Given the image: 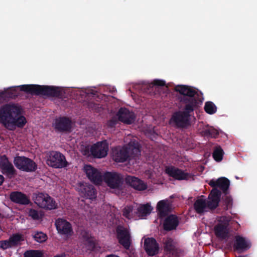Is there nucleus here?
<instances>
[{"label": "nucleus", "mask_w": 257, "mask_h": 257, "mask_svg": "<svg viewBox=\"0 0 257 257\" xmlns=\"http://www.w3.org/2000/svg\"><path fill=\"white\" fill-rule=\"evenodd\" d=\"M0 123L9 130L23 127L27 123L22 114L21 107L16 104H7L0 108Z\"/></svg>", "instance_id": "1"}, {"label": "nucleus", "mask_w": 257, "mask_h": 257, "mask_svg": "<svg viewBox=\"0 0 257 257\" xmlns=\"http://www.w3.org/2000/svg\"><path fill=\"white\" fill-rule=\"evenodd\" d=\"M175 89L184 95L186 109L188 111H193L202 104L203 99L195 89L186 85H179Z\"/></svg>", "instance_id": "2"}, {"label": "nucleus", "mask_w": 257, "mask_h": 257, "mask_svg": "<svg viewBox=\"0 0 257 257\" xmlns=\"http://www.w3.org/2000/svg\"><path fill=\"white\" fill-rule=\"evenodd\" d=\"M140 152L139 144L133 141L123 147H117L113 149L112 157L116 162H124L132 156L137 155Z\"/></svg>", "instance_id": "3"}, {"label": "nucleus", "mask_w": 257, "mask_h": 257, "mask_svg": "<svg viewBox=\"0 0 257 257\" xmlns=\"http://www.w3.org/2000/svg\"><path fill=\"white\" fill-rule=\"evenodd\" d=\"M220 195V191L214 188L208 197V201L202 197L197 198L194 204L195 211L198 213H202L216 208L218 204Z\"/></svg>", "instance_id": "4"}, {"label": "nucleus", "mask_w": 257, "mask_h": 257, "mask_svg": "<svg viewBox=\"0 0 257 257\" xmlns=\"http://www.w3.org/2000/svg\"><path fill=\"white\" fill-rule=\"evenodd\" d=\"M80 150L83 155L93 156L97 158H104L107 155L108 144L106 141L99 142L92 146H83L80 147Z\"/></svg>", "instance_id": "5"}, {"label": "nucleus", "mask_w": 257, "mask_h": 257, "mask_svg": "<svg viewBox=\"0 0 257 257\" xmlns=\"http://www.w3.org/2000/svg\"><path fill=\"white\" fill-rule=\"evenodd\" d=\"M12 90H21L35 94L55 96L57 94L56 88L54 86H41L36 85H23L13 87Z\"/></svg>", "instance_id": "6"}, {"label": "nucleus", "mask_w": 257, "mask_h": 257, "mask_svg": "<svg viewBox=\"0 0 257 257\" xmlns=\"http://www.w3.org/2000/svg\"><path fill=\"white\" fill-rule=\"evenodd\" d=\"M35 203L40 208L47 210H53L57 208V203L48 194L38 193L34 197Z\"/></svg>", "instance_id": "7"}, {"label": "nucleus", "mask_w": 257, "mask_h": 257, "mask_svg": "<svg viewBox=\"0 0 257 257\" xmlns=\"http://www.w3.org/2000/svg\"><path fill=\"white\" fill-rule=\"evenodd\" d=\"M46 163L49 166L55 168H62L67 166L65 157L61 153L52 151L47 154Z\"/></svg>", "instance_id": "8"}, {"label": "nucleus", "mask_w": 257, "mask_h": 257, "mask_svg": "<svg viewBox=\"0 0 257 257\" xmlns=\"http://www.w3.org/2000/svg\"><path fill=\"white\" fill-rule=\"evenodd\" d=\"M14 164L18 169L27 172H34L37 168V165L33 160L24 156L15 157Z\"/></svg>", "instance_id": "9"}, {"label": "nucleus", "mask_w": 257, "mask_h": 257, "mask_svg": "<svg viewBox=\"0 0 257 257\" xmlns=\"http://www.w3.org/2000/svg\"><path fill=\"white\" fill-rule=\"evenodd\" d=\"M230 219L229 216H221L217 218L214 231L218 237L221 238L227 237L228 234V223Z\"/></svg>", "instance_id": "10"}, {"label": "nucleus", "mask_w": 257, "mask_h": 257, "mask_svg": "<svg viewBox=\"0 0 257 257\" xmlns=\"http://www.w3.org/2000/svg\"><path fill=\"white\" fill-rule=\"evenodd\" d=\"M192 111L186 110L185 107L184 111H180L173 114L170 120V123L179 127L186 126L189 123V113Z\"/></svg>", "instance_id": "11"}, {"label": "nucleus", "mask_w": 257, "mask_h": 257, "mask_svg": "<svg viewBox=\"0 0 257 257\" xmlns=\"http://www.w3.org/2000/svg\"><path fill=\"white\" fill-rule=\"evenodd\" d=\"M103 178L107 185L112 189H119L123 179L122 176L116 172H106Z\"/></svg>", "instance_id": "12"}, {"label": "nucleus", "mask_w": 257, "mask_h": 257, "mask_svg": "<svg viewBox=\"0 0 257 257\" xmlns=\"http://www.w3.org/2000/svg\"><path fill=\"white\" fill-rule=\"evenodd\" d=\"M55 226L58 233L65 237H68L73 234L71 224L66 219L58 218L55 221Z\"/></svg>", "instance_id": "13"}, {"label": "nucleus", "mask_w": 257, "mask_h": 257, "mask_svg": "<svg viewBox=\"0 0 257 257\" xmlns=\"http://www.w3.org/2000/svg\"><path fill=\"white\" fill-rule=\"evenodd\" d=\"M83 171L88 178L96 184H100L102 181V175L99 170L90 165H85Z\"/></svg>", "instance_id": "14"}, {"label": "nucleus", "mask_w": 257, "mask_h": 257, "mask_svg": "<svg viewBox=\"0 0 257 257\" xmlns=\"http://www.w3.org/2000/svg\"><path fill=\"white\" fill-rule=\"evenodd\" d=\"M116 232L119 242L124 248H128L131 243V235L128 229L126 227L119 226L117 228Z\"/></svg>", "instance_id": "15"}, {"label": "nucleus", "mask_w": 257, "mask_h": 257, "mask_svg": "<svg viewBox=\"0 0 257 257\" xmlns=\"http://www.w3.org/2000/svg\"><path fill=\"white\" fill-rule=\"evenodd\" d=\"M76 188L82 197L89 199L95 198V191L92 186L87 183H80L77 185Z\"/></svg>", "instance_id": "16"}, {"label": "nucleus", "mask_w": 257, "mask_h": 257, "mask_svg": "<svg viewBox=\"0 0 257 257\" xmlns=\"http://www.w3.org/2000/svg\"><path fill=\"white\" fill-rule=\"evenodd\" d=\"M165 171L169 176L177 180L188 179L191 177L190 174L172 166L167 167Z\"/></svg>", "instance_id": "17"}, {"label": "nucleus", "mask_w": 257, "mask_h": 257, "mask_svg": "<svg viewBox=\"0 0 257 257\" xmlns=\"http://www.w3.org/2000/svg\"><path fill=\"white\" fill-rule=\"evenodd\" d=\"M0 168L4 174H6L9 177H12L16 172V170L13 165L9 162L8 158L5 156L0 158Z\"/></svg>", "instance_id": "18"}, {"label": "nucleus", "mask_w": 257, "mask_h": 257, "mask_svg": "<svg viewBox=\"0 0 257 257\" xmlns=\"http://www.w3.org/2000/svg\"><path fill=\"white\" fill-rule=\"evenodd\" d=\"M117 116L120 121L127 124L133 123L135 118V114L133 112L130 111L126 108H123L119 109Z\"/></svg>", "instance_id": "19"}, {"label": "nucleus", "mask_w": 257, "mask_h": 257, "mask_svg": "<svg viewBox=\"0 0 257 257\" xmlns=\"http://www.w3.org/2000/svg\"><path fill=\"white\" fill-rule=\"evenodd\" d=\"M145 248L149 255H154L159 252V246L153 238H148L145 240Z\"/></svg>", "instance_id": "20"}, {"label": "nucleus", "mask_w": 257, "mask_h": 257, "mask_svg": "<svg viewBox=\"0 0 257 257\" xmlns=\"http://www.w3.org/2000/svg\"><path fill=\"white\" fill-rule=\"evenodd\" d=\"M126 182L137 190L143 191L147 189V185L140 179L133 176H127Z\"/></svg>", "instance_id": "21"}, {"label": "nucleus", "mask_w": 257, "mask_h": 257, "mask_svg": "<svg viewBox=\"0 0 257 257\" xmlns=\"http://www.w3.org/2000/svg\"><path fill=\"white\" fill-rule=\"evenodd\" d=\"M251 243L249 240L240 236H237L235 237L234 247L239 250H246L250 248Z\"/></svg>", "instance_id": "22"}, {"label": "nucleus", "mask_w": 257, "mask_h": 257, "mask_svg": "<svg viewBox=\"0 0 257 257\" xmlns=\"http://www.w3.org/2000/svg\"><path fill=\"white\" fill-rule=\"evenodd\" d=\"M137 204L134 203L125 207L122 211L123 216L128 219H137Z\"/></svg>", "instance_id": "23"}, {"label": "nucleus", "mask_w": 257, "mask_h": 257, "mask_svg": "<svg viewBox=\"0 0 257 257\" xmlns=\"http://www.w3.org/2000/svg\"><path fill=\"white\" fill-rule=\"evenodd\" d=\"M72 122L67 118L63 117L57 119L54 125L56 129L59 131H68L71 127Z\"/></svg>", "instance_id": "24"}, {"label": "nucleus", "mask_w": 257, "mask_h": 257, "mask_svg": "<svg viewBox=\"0 0 257 257\" xmlns=\"http://www.w3.org/2000/svg\"><path fill=\"white\" fill-rule=\"evenodd\" d=\"M153 207L149 203L146 204H137V216L139 218H143L150 214Z\"/></svg>", "instance_id": "25"}, {"label": "nucleus", "mask_w": 257, "mask_h": 257, "mask_svg": "<svg viewBox=\"0 0 257 257\" xmlns=\"http://www.w3.org/2000/svg\"><path fill=\"white\" fill-rule=\"evenodd\" d=\"M229 184V181L225 177H221L217 180L212 179L209 182V184L211 186L218 187L223 191H225L227 189Z\"/></svg>", "instance_id": "26"}, {"label": "nucleus", "mask_w": 257, "mask_h": 257, "mask_svg": "<svg viewBox=\"0 0 257 257\" xmlns=\"http://www.w3.org/2000/svg\"><path fill=\"white\" fill-rule=\"evenodd\" d=\"M10 198L13 202L20 204H27L30 202L27 197L21 192H14L12 193Z\"/></svg>", "instance_id": "27"}, {"label": "nucleus", "mask_w": 257, "mask_h": 257, "mask_svg": "<svg viewBox=\"0 0 257 257\" xmlns=\"http://www.w3.org/2000/svg\"><path fill=\"white\" fill-rule=\"evenodd\" d=\"M179 223L178 217L174 215H170L167 217L164 222V228L166 230L175 229Z\"/></svg>", "instance_id": "28"}, {"label": "nucleus", "mask_w": 257, "mask_h": 257, "mask_svg": "<svg viewBox=\"0 0 257 257\" xmlns=\"http://www.w3.org/2000/svg\"><path fill=\"white\" fill-rule=\"evenodd\" d=\"M171 203L168 200L160 201L157 205V209L160 216H164L170 209Z\"/></svg>", "instance_id": "29"}, {"label": "nucleus", "mask_w": 257, "mask_h": 257, "mask_svg": "<svg viewBox=\"0 0 257 257\" xmlns=\"http://www.w3.org/2000/svg\"><path fill=\"white\" fill-rule=\"evenodd\" d=\"M224 152L219 146L216 147L213 153V157L217 162H220L222 160Z\"/></svg>", "instance_id": "30"}, {"label": "nucleus", "mask_w": 257, "mask_h": 257, "mask_svg": "<svg viewBox=\"0 0 257 257\" xmlns=\"http://www.w3.org/2000/svg\"><path fill=\"white\" fill-rule=\"evenodd\" d=\"M44 252L39 250H30L24 253V257H42Z\"/></svg>", "instance_id": "31"}, {"label": "nucleus", "mask_w": 257, "mask_h": 257, "mask_svg": "<svg viewBox=\"0 0 257 257\" xmlns=\"http://www.w3.org/2000/svg\"><path fill=\"white\" fill-rule=\"evenodd\" d=\"M204 109L207 113L212 114L216 112L217 108L213 103L208 101L206 102L204 106Z\"/></svg>", "instance_id": "32"}, {"label": "nucleus", "mask_w": 257, "mask_h": 257, "mask_svg": "<svg viewBox=\"0 0 257 257\" xmlns=\"http://www.w3.org/2000/svg\"><path fill=\"white\" fill-rule=\"evenodd\" d=\"M10 239L11 241V244H12L13 246H14L19 244L21 241L24 240V237L20 234H16L11 236Z\"/></svg>", "instance_id": "33"}, {"label": "nucleus", "mask_w": 257, "mask_h": 257, "mask_svg": "<svg viewBox=\"0 0 257 257\" xmlns=\"http://www.w3.org/2000/svg\"><path fill=\"white\" fill-rule=\"evenodd\" d=\"M28 215L33 219L38 220H40L42 217V214L35 209H31L28 212Z\"/></svg>", "instance_id": "34"}, {"label": "nucleus", "mask_w": 257, "mask_h": 257, "mask_svg": "<svg viewBox=\"0 0 257 257\" xmlns=\"http://www.w3.org/2000/svg\"><path fill=\"white\" fill-rule=\"evenodd\" d=\"M33 237L35 240L38 242H44L47 239L46 234L42 232H37L35 233L33 235Z\"/></svg>", "instance_id": "35"}, {"label": "nucleus", "mask_w": 257, "mask_h": 257, "mask_svg": "<svg viewBox=\"0 0 257 257\" xmlns=\"http://www.w3.org/2000/svg\"><path fill=\"white\" fill-rule=\"evenodd\" d=\"M201 133L203 135L210 136L212 137H215V136L218 134V131L212 127H209L206 128L204 131H202Z\"/></svg>", "instance_id": "36"}, {"label": "nucleus", "mask_w": 257, "mask_h": 257, "mask_svg": "<svg viewBox=\"0 0 257 257\" xmlns=\"http://www.w3.org/2000/svg\"><path fill=\"white\" fill-rule=\"evenodd\" d=\"M165 248L168 251H173L175 248V246L174 242L173 240L171 238L167 239V240L165 242Z\"/></svg>", "instance_id": "37"}, {"label": "nucleus", "mask_w": 257, "mask_h": 257, "mask_svg": "<svg viewBox=\"0 0 257 257\" xmlns=\"http://www.w3.org/2000/svg\"><path fill=\"white\" fill-rule=\"evenodd\" d=\"M11 247H13V246L11 244L10 238L9 240L0 241V247L3 249H7Z\"/></svg>", "instance_id": "38"}, {"label": "nucleus", "mask_w": 257, "mask_h": 257, "mask_svg": "<svg viewBox=\"0 0 257 257\" xmlns=\"http://www.w3.org/2000/svg\"><path fill=\"white\" fill-rule=\"evenodd\" d=\"M224 202L226 207L228 208L232 205V199L230 196L226 195L224 198Z\"/></svg>", "instance_id": "39"}, {"label": "nucleus", "mask_w": 257, "mask_h": 257, "mask_svg": "<svg viewBox=\"0 0 257 257\" xmlns=\"http://www.w3.org/2000/svg\"><path fill=\"white\" fill-rule=\"evenodd\" d=\"M153 83L154 85L157 86H164L166 84V83L164 80L159 79L154 80Z\"/></svg>", "instance_id": "40"}, {"label": "nucleus", "mask_w": 257, "mask_h": 257, "mask_svg": "<svg viewBox=\"0 0 257 257\" xmlns=\"http://www.w3.org/2000/svg\"><path fill=\"white\" fill-rule=\"evenodd\" d=\"M86 244H88V248L90 249H92L94 247V242L93 239L90 238L89 240H87Z\"/></svg>", "instance_id": "41"}, {"label": "nucleus", "mask_w": 257, "mask_h": 257, "mask_svg": "<svg viewBox=\"0 0 257 257\" xmlns=\"http://www.w3.org/2000/svg\"><path fill=\"white\" fill-rule=\"evenodd\" d=\"M4 177L2 175H0V185H2V184L4 182Z\"/></svg>", "instance_id": "42"}, {"label": "nucleus", "mask_w": 257, "mask_h": 257, "mask_svg": "<svg viewBox=\"0 0 257 257\" xmlns=\"http://www.w3.org/2000/svg\"><path fill=\"white\" fill-rule=\"evenodd\" d=\"M17 95V93L15 92V93H13L11 95V97L15 96H16Z\"/></svg>", "instance_id": "43"}, {"label": "nucleus", "mask_w": 257, "mask_h": 257, "mask_svg": "<svg viewBox=\"0 0 257 257\" xmlns=\"http://www.w3.org/2000/svg\"><path fill=\"white\" fill-rule=\"evenodd\" d=\"M55 257H65V255L63 254H61V255H56Z\"/></svg>", "instance_id": "44"}, {"label": "nucleus", "mask_w": 257, "mask_h": 257, "mask_svg": "<svg viewBox=\"0 0 257 257\" xmlns=\"http://www.w3.org/2000/svg\"><path fill=\"white\" fill-rule=\"evenodd\" d=\"M3 93H2V94H1V95H0V96H1H1H2V95H3Z\"/></svg>", "instance_id": "45"}]
</instances>
